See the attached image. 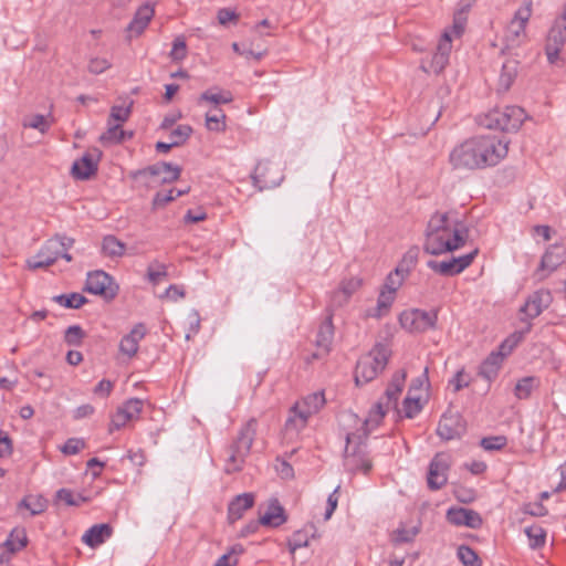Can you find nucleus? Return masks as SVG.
I'll list each match as a JSON object with an SVG mask.
<instances>
[{
	"label": "nucleus",
	"instance_id": "obj_1",
	"mask_svg": "<svg viewBox=\"0 0 566 566\" xmlns=\"http://www.w3.org/2000/svg\"><path fill=\"white\" fill-rule=\"evenodd\" d=\"M507 151V140L495 136H476L454 147L450 153V163L455 169H483L497 165Z\"/></svg>",
	"mask_w": 566,
	"mask_h": 566
},
{
	"label": "nucleus",
	"instance_id": "obj_2",
	"mask_svg": "<svg viewBox=\"0 0 566 566\" xmlns=\"http://www.w3.org/2000/svg\"><path fill=\"white\" fill-rule=\"evenodd\" d=\"M467 239L468 230L461 223L447 212H436L428 221L422 248L430 255H441L462 248Z\"/></svg>",
	"mask_w": 566,
	"mask_h": 566
},
{
	"label": "nucleus",
	"instance_id": "obj_3",
	"mask_svg": "<svg viewBox=\"0 0 566 566\" xmlns=\"http://www.w3.org/2000/svg\"><path fill=\"white\" fill-rule=\"evenodd\" d=\"M258 421L249 419L239 430L237 438L229 446L227 452L224 471L227 473L238 472L242 469L245 458L249 455L252 443L255 439Z\"/></svg>",
	"mask_w": 566,
	"mask_h": 566
},
{
	"label": "nucleus",
	"instance_id": "obj_4",
	"mask_svg": "<svg viewBox=\"0 0 566 566\" xmlns=\"http://www.w3.org/2000/svg\"><path fill=\"white\" fill-rule=\"evenodd\" d=\"M391 355L390 347L385 343H377L371 350L360 357L355 368V384L365 385L374 380L386 368Z\"/></svg>",
	"mask_w": 566,
	"mask_h": 566
},
{
	"label": "nucleus",
	"instance_id": "obj_5",
	"mask_svg": "<svg viewBox=\"0 0 566 566\" xmlns=\"http://www.w3.org/2000/svg\"><path fill=\"white\" fill-rule=\"evenodd\" d=\"M368 430V427H365L363 436L357 433L346 434L344 468L350 473L363 472L367 474L373 468L367 446L363 440L367 438Z\"/></svg>",
	"mask_w": 566,
	"mask_h": 566
},
{
	"label": "nucleus",
	"instance_id": "obj_6",
	"mask_svg": "<svg viewBox=\"0 0 566 566\" xmlns=\"http://www.w3.org/2000/svg\"><path fill=\"white\" fill-rule=\"evenodd\" d=\"M323 391L313 392L294 403L285 422V431L298 433L307 424L308 418L317 413L325 405Z\"/></svg>",
	"mask_w": 566,
	"mask_h": 566
},
{
	"label": "nucleus",
	"instance_id": "obj_7",
	"mask_svg": "<svg viewBox=\"0 0 566 566\" xmlns=\"http://www.w3.org/2000/svg\"><path fill=\"white\" fill-rule=\"evenodd\" d=\"M525 111L520 106H505L490 111L481 119L482 125L490 129L516 132L525 120Z\"/></svg>",
	"mask_w": 566,
	"mask_h": 566
},
{
	"label": "nucleus",
	"instance_id": "obj_8",
	"mask_svg": "<svg viewBox=\"0 0 566 566\" xmlns=\"http://www.w3.org/2000/svg\"><path fill=\"white\" fill-rule=\"evenodd\" d=\"M405 381V370H398L392 375L391 380L385 391V397L387 399L386 403L379 401L375 405V408L370 411L369 417L365 419L364 427H369L370 424L377 426L390 407H397V401L403 389Z\"/></svg>",
	"mask_w": 566,
	"mask_h": 566
},
{
	"label": "nucleus",
	"instance_id": "obj_9",
	"mask_svg": "<svg viewBox=\"0 0 566 566\" xmlns=\"http://www.w3.org/2000/svg\"><path fill=\"white\" fill-rule=\"evenodd\" d=\"M566 43V3L562 13L554 20L545 42V54L549 64L559 61V54Z\"/></svg>",
	"mask_w": 566,
	"mask_h": 566
},
{
	"label": "nucleus",
	"instance_id": "obj_10",
	"mask_svg": "<svg viewBox=\"0 0 566 566\" xmlns=\"http://www.w3.org/2000/svg\"><path fill=\"white\" fill-rule=\"evenodd\" d=\"M438 321L437 311H423L411 308L399 315L401 327L409 333H423L436 327Z\"/></svg>",
	"mask_w": 566,
	"mask_h": 566
},
{
	"label": "nucleus",
	"instance_id": "obj_11",
	"mask_svg": "<svg viewBox=\"0 0 566 566\" xmlns=\"http://www.w3.org/2000/svg\"><path fill=\"white\" fill-rule=\"evenodd\" d=\"M84 290L94 295H102L106 300H113L117 295L118 286L111 275L99 270L87 274Z\"/></svg>",
	"mask_w": 566,
	"mask_h": 566
},
{
	"label": "nucleus",
	"instance_id": "obj_12",
	"mask_svg": "<svg viewBox=\"0 0 566 566\" xmlns=\"http://www.w3.org/2000/svg\"><path fill=\"white\" fill-rule=\"evenodd\" d=\"M565 255L566 251L562 245L557 243L551 244L542 255L539 265L534 272L536 280L541 282L547 279L551 273L564 263Z\"/></svg>",
	"mask_w": 566,
	"mask_h": 566
},
{
	"label": "nucleus",
	"instance_id": "obj_13",
	"mask_svg": "<svg viewBox=\"0 0 566 566\" xmlns=\"http://www.w3.org/2000/svg\"><path fill=\"white\" fill-rule=\"evenodd\" d=\"M476 254L478 249L473 250L468 254L458 258H451L448 261L429 260L427 262V266L441 275L454 276L463 272L468 266H470Z\"/></svg>",
	"mask_w": 566,
	"mask_h": 566
},
{
	"label": "nucleus",
	"instance_id": "obj_14",
	"mask_svg": "<svg viewBox=\"0 0 566 566\" xmlns=\"http://www.w3.org/2000/svg\"><path fill=\"white\" fill-rule=\"evenodd\" d=\"M283 178L279 167L270 161L259 163L252 175L253 185L260 191L277 187Z\"/></svg>",
	"mask_w": 566,
	"mask_h": 566
},
{
	"label": "nucleus",
	"instance_id": "obj_15",
	"mask_svg": "<svg viewBox=\"0 0 566 566\" xmlns=\"http://www.w3.org/2000/svg\"><path fill=\"white\" fill-rule=\"evenodd\" d=\"M60 258L59 243L55 240L49 239L41 247L39 252L27 260L29 270L48 269L53 265Z\"/></svg>",
	"mask_w": 566,
	"mask_h": 566
},
{
	"label": "nucleus",
	"instance_id": "obj_16",
	"mask_svg": "<svg viewBox=\"0 0 566 566\" xmlns=\"http://www.w3.org/2000/svg\"><path fill=\"white\" fill-rule=\"evenodd\" d=\"M553 302V295L549 290L539 289L533 292L526 298L520 312L525 314L528 319L539 316Z\"/></svg>",
	"mask_w": 566,
	"mask_h": 566
},
{
	"label": "nucleus",
	"instance_id": "obj_17",
	"mask_svg": "<svg viewBox=\"0 0 566 566\" xmlns=\"http://www.w3.org/2000/svg\"><path fill=\"white\" fill-rule=\"evenodd\" d=\"M333 338L334 325L332 315H328L319 325L315 340L316 350L312 354L311 358H307V361L327 356L332 349Z\"/></svg>",
	"mask_w": 566,
	"mask_h": 566
},
{
	"label": "nucleus",
	"instance_id": "obj_18",
	"mask_svg": "<svg viewBox=\"0 0 566 566\" xmlns=\"http://www.w3.org/2000/svg\"><path fill=\"white\" fill-rule=\"evenodd\" d=\"M448 459L443 454H436L429 464L427 476L428 488L432 491L440 490L448 481Z\"/></svg>",
	"mask_w": 566,
	"mask_h": 566
},
{
	"label": "nucleus",
	"instance_id": "obj_19",
	"mask_svg": "<svg viewBox=\"0 0 566 566\" xmlns=\"http://www.w3.org/2000/svg\"><path fill=\"white\" fill-rule=\"evenodd\" d=\"M446 517L452 525L467 526L473 530L480 528L483 524V520L476 511L465 507H450Z\"/></svg>",
	"mask_w": 566,
	"mask_h": 566
},
{
	"label": "nucleus",
	"instance_id": "obj_20",
	"mask_svg": "<svg viewBox=\"0 0 566 566\" xmlns=\"http://www.w3.org/2000/svg\"><path fill=\"white\" fill-rule=\"evenodd\" d=\"M451 49H452V44H451L450 32L444 31L441 35V39H440L438 45H437V51L432 55L429 66L427 67L424 64H422V69L426 72H433L436 74L442 72L449 62V54L451 52Z\"/></svg>",
	"mask_w": 566,
	"mask_h": 566
},
{
	"label": "nucleus",
	"instance_id": "obj_21",
	"mask_svg": "<svg viewBox=\"0 0 566 566\" xmlns=\"http://www.w3.org/2000/svg\"><path fill=\"white\" fill-rule=\"evenodd\" d=\"M464 432L465 426L459 413H444L437 428V434L443 440L460 438Z\"/></svg>",
	"mask_w": 566,
	"mask_h": 566
},
{
	"label": "nucleus",
	"instance_id": "obj_22",
	"mask_svg": "<svg viewBox=\"0 0 566 566\" xmlns=\"http://www.w3.org/2000/svg\"><path fill=\"white\" fill-rule=\"evenodd\" d=\"M97 169L98 159H95L91 153H86L73 163L71 174L77 180H87L96 175Z\"/></svg>",
	"mask_w": 566,
	"mask_h": 566
},
{
	"label": "nucleus",
	"instance_id": "obj_23",
	"mask_svg": "<svg viewBox=\"0 0 566 566\" xmlns=\"http://www.w3.org/2000/svg\"><path fill=\"white\" fill-rule=\"evenodd\" d=\"M160 169H165V166H155L154 164L145 168L130 171L129 178L134 180L138 187L150 189L158 186L157 178L160 176Z\"/></svg>",
	"mask_w": 566,
	"mask_h": 566
},
{
	"label": "nucleus",
	"instance_id": "obj_24",
	"mask_svg": "<svg viewBox=\"0 0 566 566\" xmlns=\"http://www.w3.org/2000/svg\"><path fill=\"white\" fill-rule=\"evenodd\" d=\"M146 335V327L139 323L134 326L129 334L125 335L119 344V350L127 357H133L138 352L139 342Z\"/></svg>",
	"mask_w": 566,
	"mask_h": 566
},
{
	"label": "nucleus",
	"instance_id": "obj_25",
	"mask_svg": "<svg viewBox=\"0 0 566 566\" xmlns=\"http://www.w3.org/2000/svg\"><path fill=\"white\" fill-rule=\"evenodd\" d=\"M154 8L150 4L142 6L126 28L129 38L140 35L154 17Z\"/></svg>",
	"mask_w": 566,
	"mask_h": 566
},
{
	"label": "nucleus",
	"instance_id": "obj_26",
	"mask_svg": "<svg viewBox=\"0 0 566 566\" xmlns=\"http://www.w3.org/2000/svg\"><path fill=\"white\" fill-rule=\"evenodd\" d=\"M254 504V495L252 493H242L237 495L228 505V521L233 524L242 518L245 511L250 510Z\"/></svg>",
	"mask_w": 566,
	"mask_h": 566
},
{
	"label": "nucleus",
	"instance_id": "obj_27",
	"mask_svg": "<svg viewBox=\"0 0 566 566\" xmlns=\"http://www.w3.org/2000/svg\"><path fill=\"white\" fill-rule=\"evenodd\" d=\"M113 534L109 524H95L91 526L83 535L82 541L90 547L95 548L102 545Z\"/></svg>",
	"mask_w": 566,
	"mask_h": 566
},
{
	"label": "nucleus",
	"instance_id": "obj_28",
	"mask_svg": "<svg viewBox=\"0 0 566 566\" xmlns=\"http://www.w3.org/2000/svg\"><path fill=\"white\" fill-rule=\"evenodd\" d=\"M287 520L284 507L277 499L270 501L266 512L260 516V522L264 526L279 527Z\"/></svg>",
	"mask_w": 566,
	"mask_h": 566
},
{
	"label": "nucleus",
	"instance_id": "obj_29",
	"mask_svg": "<svg viewBox=\"0 0 566 566\" xmlns=\"http://www.w3.org/2000/svg\"><path fill=\"white\" fill-rule=\"evenodd\" d=\"M419 254L420 250L417 245L409 248L395 268L396 274L407 280L418 264Z\"/></svg>",
	"mask_w": 566,
	"mask_h": 566
},
{
	"label": "nucleus",
	"instance_id": "obj_30",
	"mask_svg": "<svg viewBox=\"0 0 566 566\" xmlns=\"http://www.w3.org/2000/svg\"><path fill=\"white\" fill-rule=\"evenodd\" d=\"M133 136V132L122 129V124L107 120V129L101 135L99 140L102 144H120Z\"/></svg>",
	"mask_w": 566,
	"mask_h": 566
},
{
	"label": "nucleus",
	"instance_id": "obj_31",
	"mask_svg": "<svg viewBox=\"0 0 566 566\" xmlns=\"http://www.w3.org/2000/svg\"><path fill=\"white\" fill-rule=\"evenodd\" d=\"M233 101V95L230 91L221 90L219 87H211L205 91L198 99V104L211 103L214 105L229 104Z\"/></svg>",
	"mask_w": 566,
	"mask_h": 566
},
{
	"label": "nucleus",
	"instance_id": "obj_32",
	"mask_svg": "<svg viewBox=\"0 0 566 566\" xmlns=\"http://www.w3.org/2000/svg\"><path fill=\"white\" fill-rule=\"evenodd\" d=\"M503 356L504 355L502 353H491L482 363L480 367V375L489 381L493 380L497 376L503 361Z\"/></svg>",
	"mask_w": 566,
	"mask_h": 566
},
{
	"label": "nucleus",
	"instance_id": "obj_33",
	"mask_svg": "<svg viewBox=\"0 0 566 566\" xmlns=\"http://www.w3.org/2000/svg\"><path fill=\"white\" fill-rule=\"evenodd\" d=\"M517 61L507 60L503 63L499 76V91L506 92L512 86L517 75Z\"/></svg>",
	"mask_w": 566,
	"mask_h": 566
},
{
	"label": "nucleus",
	"instance_id": "obj_34",
	"mask_svg": "<svg viewBox=\"0 0 566 566\" xmlns=\"http://www.w3.org/2000/svg\"><path fill=\"white\" fill-rule=\"evenodd\" d=\"M126 244L115 235H106L102 241V253L109 258H120L125 254Z\"/></svg>",
	"mask_w": 566,
	"mask_h": 566
},
{
	"label": "nucleus",
	"instance_id": "obj_35",
	"mask_svg": "<svg viewBox=\"0 0 566 566\" xmlns=\"http://www.w3.org/2000/svg\"><path fill=\"white\" fill-rule=\"evenodd\" d=\"M30 511L32 516L43 513L48 507V501L41 495H27L19 504Z\"/></svg>",
	"mask_w": 566,
	"mask_h": 566
},
{
	"label": "nucleus",
	"instance_id": "obj_36",
	"mask_svg": "<svg viewBox=\"0 0 566 566\" xmlns=\"http://www.w3.org/2000/svg\"><path fill=\"white\" fill-rule=\"evenodd\" d=\"M539 380L534 376H527L520 379L514 388V395L517 399H527L532 391L537 388Z\"/></svg>",
	"mask_w": 566,
	"mask_h": 566
},
{
	"label": "nucleus",
	"instance_id": "obj_37",
	"mask_svg": "<svg viewBox=\"0 0 566 566\" xmlns=\"http://www.w3.org/2000/svg\"><path fill=\"white\" fill-rule=\"evenodd\" d=\"M314 531V526L310 525L304 527L303 530H298L292 534L289 538L287 545L289 549L292 554L295 553L296 549L302 547H307L310 543L308 532Z\"/></svg>",
	"mask_w": 566,
	"mask_h": 566
},
{
	"label": "nucleus",
	"instance_id": "obj_38",
	"mask_svg": "<svg viewBox=\"0 0 566 566\" xmlns=\"http://www.w3.org/2000/svg\"><path fill=\"white\" fill-rule=\"evenodd\" d=\"M165 166V169H160V176L157 178L158 185L170 184L179 179L181 175V168L178 165H174L166 161H158L155 166Z\"/></svg>",
	"mask_w": 566,
	"mask_h": 566
},
{
	"label": "nucleus",
	"instance_id": "obj_39",
	"mask_svg": "<svg viewBox=\"0 0 566 566\" xmlns=\"http://www.w3.org/2000/svg\"><path fill=\"white\" fill-rule=\"evenodd\" d=\"M53 301L66 308H80L87 303V298L80 293L55 295Z\"/></svg>",
	"mask_w": 566,
	"mask_h": 566
},
{
	"label": "nucleus",
	"instance_id": "obj_40",
	"mask_svg": "<svg viewBox=\"0 0 566 566\" xmlns=\"http://www.w3.org/2000/svg\"><path fill=\"white\" fill-rule=\"evenodd\" d=\"M526 24L518 21H511L505 31V39L510 45L515 46L521 43V39L525 36Z\"/></svg>",
	"mask_w": 566,
	"mask_h": 566
},
{
	"label": "nucleus",
	"instance_id": "obj_41",
	"mask_svg": "<svg viewBox=\"0 0 566 566\" xmlns=\"http://www.w3.org/2000/svg\"><path fill=\"white\" fill-rule=\"evenodd\" d=\"M28 544V538L24 530H13L8 539L4 543V546L10 553H15Z\"/></svg>",
	"mask_w": 566,
	"mask_h": 566
},
{
	"label": "nucleus",
	"instance_id": "obj_42",
	"mask_svg": "<svg viewBox=\"0 0 566 566\" xmlns=\"http://www.w3.org/2000/svg\"><path fill=\"white\" fill-rule=\"evenodd\" d=\"M396 293L381 289L378 300H377V307L376 312L373 314L375 317H381L385 315L389 308L391 307L394 301H395Z\"/></svg>",
	"mask_w": 566,
	"mask_h": 566
},
{
	"label": "nucleus",
	"instance_id": "obj_43",
	"mask_svg": "<svg viewBox=\"0 0 566 566\" xmlns=\"http://www.w3.org/2000/svg\"><path fill=\"white\" fill-rule=\"evenodd\" d=\"M134 102L129 101L127 105H114L111 108L109 117L107 120L116 124H124L128 120L132 114V107Z\"/></svg>",
	"mask_w": 566,
	"mask_h": 566
},
{
	"label": "nucleus",
	"instance_id": "obj_44",
	"mask_svg": "<svg viewBox=\"0 0 566 566\" xmlns=\"http://www.w3.org/2000/svg\"><path fill=\"white\" fill-rule=\"evenodd\" d=\"M525 534L530 539V546L533 549L544 546L546 541V532L539 525H532L525 528Z\"/></svg>",
	"mask_w": 566,
	"mask_h": 566
},
{
	"label": "nucleus",
	"instance_id": "obj_45",
	"mask_svg": "<svg viewBox=\"0 0 566 566\" xmlns=\"http://www.w3.org/2000/svg\"><path fill=\"white\" fill-rule=\"evenodd\" d=\"M458 558L464 566H482V560L470 546L461 545L457 552Z\"/></svg>",
	"mask_w": 566,
	"mask_h": 566
},
{
	"label": "nucleus",
	"instance_id": "obj_46",
	"mask_svg": "<svg viewBox=\"0 0 566 566\" xmlns=\"http://www.w3.org/2000/svg\"><path fill=\"white\" fill-rule=\"evenodd\" d=\"M419 532V526H412L410 528L399 527L394 532L392 542L395 544L411 543Z\"/></svg>",
	"mask_w": 566,
	"mask_h": 566
},
{
	"label": "nucleus",
	"instance_id": "obj_47",
	"mask_svg": "<svg viewBox=\"0 0 566 566\" xmlns=\"http://www.w3.org/2000/svg\"><path fill=\"white\" fill-rule=\"evenodd\" d=\"M167 276V266L158 261H153L147 268V279L154 285Z\"/></svg>",
	"mask_w": 566,
	"mask_h": 566
},
{
	"label": "nucleus",
	"instance_id": "obj_48",
	"mask_svg": "<svg viewBox=\"0 0 566 566\" xmlns=\"http://www.w3.org/2000/svg\"><path fill=\"white\" fill-rule=\"evenodd\" d=\"M85 338V332L80 325L69 326L64 333V342L69 346H80Z\"/></svg>",
	"mask_w": 566,
	"mask_h": 566
},
{
	"label": "nucleus",
	"instance_id": "obj_49",
	"mask_svg": "<svg viewBox=\"0 0 566 566\" xmlns=\"http://www.w3.org/2000/svg\"><path fill=\"white\" fill-rule=\"evenodd\" d=\"M119 409L125 416H127L129 421L137 419L143 410V400L138 398H130L124 402Z\"/></svg>",
	"mask_w": 566,
	"mask_h": 566
},
{
	"label": "nucleus",
	"instance_id": "obj_50",
	"mask_svg": "<svg viewBox=\"0 0 566 566\" xmlns=\"http://www.w3.org/2000/svg\"><path fill=\"white\" fill-rule=\"evenodd\" d=\"M422 409V405L420 403L419 398H413L410 395H408L403 401H402V413L403 417L408 419H412L416 417Z\"/></svg>",
	"mask_w": 566,
	"mask_h": 566
},
{
	"label": "nucleus",
	"instance_id": "obj_51",
	"mask_svg": "<svg viewBox=\"0 0 566 566\" xmlns=\"http://www.w3.org/2000/svg\"><path fill=\"white\" fill-rule=\"evenodd\" d=\"M192 134L190 125H178L171 133L170 139L178 147L184 145Z\"/></svg>",
	"mask_w": 566,
	"mask_h": 566
},
{
	"label": "nucleus",
	"instance_id": "obj_52",
	"mask_svg": "<svg viewBox=\"0 0 566 566\" xmlns=\"http://www.w3.org/2000/svg\"><path fill=\"white\" fill-rule=\"evenodd\" d=\"M226 115L219 111L218 114H206V127L212 132H223L226 129Z\"/></svg>",
	"mask_w": 566,
	"mask_h": 566
},
{
	"label": "nucleus",
	"instance_id": "obj_53",
	"mask_svg": "<svg viewBox=\"0 0 566 566\" xmlns=\"http://www.w3.org/2000/svg\"><path fill=\"white\" fill-rule=\"evenodd\" d=\"M507 443L505 436L485 437L481 440V447L488 451H496L503 449Z\"/></svg>",
	"mask_w": 566,
	"mask_h": 566
},
{
	"label": "nucleus",
	"instance_id": "obj_54",
	"mask_svg": "<svg viewBox=\"0 0 566 566\" xmlns=\"http://www.w3.org/2000/svg\"><path fill=\"white\" fill-rule=\"evenodd\" d=\"M172 61H182L187 56V44L184 36H177L169 53Z\"/></svg>",
	"mask_w": 566,
	"mask_h": 566
},
{
	"label": "nucleus",
	"instance_id": "obj_55",
	"mask_svg": "<svg viewBox=\"0 0 566 566\" xmlns=\"http://www.w3.org/2000/svg\"><path fill=\"white\" fill-rule=\"evenodd\" d=\"M175 199H177V197L175 195V189H170L166 192L158 191L154 196L153 201H151L153 209L156 210L159 208H164L166 205L170 203Z\"/></svg>",
	"mask_w": 566,
	"mask_h": 566
},
{
	"label": "nucleus",
	"instance_id": "obj_56",
	"mask_svg": "<svg viewBox=\"0 0 566 566\" xmlns=\"http://www.w3.org/2000/svg\"><path fill=\"white\" fill-rule=\"evenodd\" d=\"M85 448V441L80 438H70L61 448V451L66 455H73L78 453Z\"/></svg>",
	"mask_w": 566,
	"mask_h": 566
},
{
	"label": "nucleus",
	"instance_id": "obj_57",
	"mask_svg": "<svg viewBox=\"0 0 566 566\" xmlns=\"http://www.w3.org/2000/svg\"><path fill=\"white\" fill-rule=\"evenodd\" d=\"M24 126L38 129L41 133H45L49 129L50 124L48 123L44 115L36 114L30 117L28 122L24 123Z\"/></svg>",
	"mask_w": 566,
	"mask_h": 566
},
{
	"label": "nucleus",
	"instance_id": "obj_58",
	"mask_svg": "<svg viewBox=\"0 0 566 566\" xmlns=\"http://www.w3.org/2000/svg\"><path fill=\"white\" fill-rule=\"evenodd\" d=\"M405 281L406 280H403L399 274H396V271L394 270L387 275L382 289L396 293Z\"/></svg>",
	"mask_w": 566,
	"mask_h": 566
},
{
	"label": "nucleus",
	"instance_id": "obj_59",
	"mask_svg": "<svg viewBox=\"0 0 566 566\" xmlns=\"http://www.w3.org/2000/svg\"><path fill=\"white\" fill-rule=\"evenodd\" d=\"M111 67V63L106 59L95 57L88 63V71L93 74H101Z\"/></svg>",
	"mask_w": 566,
	"mask_h": 566
},
{
	"label": "nucleus",
	"instance_id": "obj_60",
	"mask_svg": "<svg viewBox=\"0 0 566 566\" xmlns=\"http://www.w3.org/2000/svg\"><path fill=\"white\" fill-rule=\"evenodd\" d=\"M451 386H453V390L460 391L461 389L468 387L470 385L469 376L465 375L463 370H459L454 377L449 382Z\"/></svg>",
	"mask_w": 566,
	"mask_h": 566
},
{
	"label": "nucleus",
	"instance_id": "obj_61",
	"mask_svg": "<svg viewBox=\"0 0 566 566\" xmlns=\"http://www.w3.org/2000/svg\"><path fill=\"white\" fill-rule=\"evenodd\" d=\"M532 14V2L528 1L525 6L521 7L514 14L512 21H518L523 24H527Z\"/></svg>",
	"mask_w": 566,
	"mask_h": 566
},
{
	"label": "nucleus",
	"instance_id": "obj_62",
	"mask_svg": "<svg viewBox=\"0 0 566 566\" xmlns=\"http://www.w3.org/2000/svg\"><path fill=\"white\" fill-rule=\"evenodd\" d=\"M338 490H339V486H337L327 497V505H326V511H325V515H324V520L325 521H327V520H329L332 517L334 511L337 507V503H338L337 493H338Z\"/></svg>",
	"mask_w": 566,
	"mask_h": 566
},
{
	"label": "nucleus",
	"instance_id": "obj_63",
	"mask_svg": "<svg viewBox=\"0 0 566 566\" xmlns=\"http://www.w3.org/2000/svg\"><path fill=\"white\" fill-rule=\"evenodd\" d=\"M113 382L107 379H102L94 388L93 392L99 397H108L113 390Z\"/></svg>",
	"mask_w": 566,
	"mask_h": 566
},
{
	"label": "nucleus",
	"instance_id": "obj_64",
	"mask_svg": "<svg viewBox=\"0 0 566 566\" xmlns=\"http://www.w3.org/2000/svg\"><path fill=\"white\" fill-rule=\"evenodd\" d=\"M217 18L220 24L226 25L230 21H237L239 15L235 13V11L223 8L218 11Z\"/></svg>",
	"mask_w": 566,
	"mask_h": 566
}]
</instances>
